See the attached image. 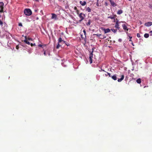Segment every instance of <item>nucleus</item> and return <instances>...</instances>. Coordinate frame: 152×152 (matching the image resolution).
Returning a JSON list of instances; mask_svg holds the SVG:
<instances>
[{
    "instance_id": "f3484780",
    "label": "nucleus",
    "mask_w": 152,
    "mask_h": 152,
    "mask_svg": "<svg viewBox=\"0 0 152 152\" xmlns=\"http://www.w3.org/2000/svg\"><path fill=\"white\" fill-rule=\"evenodd\" d=\"M149 36V34H145L144 35V37L145 38H148Z\"/></svg>"
},
{
    "instance_id": "473e14b6",
    "label": "nucleus",
    "mask_w": 152,
    "mask_h": 152,
    "mask_svg": "<svg viewBox=\"0 0 152 152\" xmlns=\"http://www.w3.org/2000/svg\"><path fill=\"white\" fill-rule=\"evenodd\" d=\"M18 25H19V26H22V24L21 23H19V24H18Z\"/></svg>"
},
{
    "instance_id": "ddd939ff",
    "label": "nucleus",
    "mask_w": 152,
    "mask_h": 152,
    "mask_svg": "<svg viewBox=\"0 0 152 152\" xmlns=\"http://www.w3.org/2000/svg\"><path fill=\"white\" fill-rule=\"evenodd\" d=\"M25 39L24 40V42L26 44L30 45V43L27 40V38L26 37H25Z\"/></svg>"
},
{
    "instance_id": "72a5a7b5",
    "label": "nucleus",
    "mask_w": 152,
    "mask_h": 152,
    "mask_svg": "<svg viewBox=\"0 0 152 152\" xmlns=\"http://www.w3.org/2000/svg\"><path fill=\"white\" fill-rule=\"evenodd\" d=\"M27 40H32V39H31V38H28L27 39Z\"/></svg>"
},
{
    "instance_id": "3c124183",
    "label": "nucleus",
    "mask_w": 152,
    "mask_h": 152,
    "mask_svg": "<svg viewBox=\"0 0 152 152\" xmlns=\"http://www.w3.org/2000/svg\"><path fill=\"white\" fill-rule=\"evenodd\" d=\"M129 41H132V40L131 39H130L129 40Z\"/></svg>"
},
{
    "instance_id": "4c0bfd02",
    "label": "nucleus",
    "mask_w": 152,
    "mask_h": 152,
    "mask_svg": "<svg viewBox=\"0 0 152 152\" xmlns=\"http://www.w3.org/2000/svg\"><path fill=\"white\" fill-rule=\"evenodd\" d=\"M19 48V47L18 45H17L16 46V49H18Z\"/></svg>"
},
{
    "instance_id": "6ab92c4d",
    "label": "nucleus",
    "mask_w": 152,
    "mask_h": 152,
    "mask_svg": "<svg viewBox=\"0 0 152 152\" xmlns=\"http://www.w3.org/2000/svg\"><path fill=\"white\" fill-rule=\"evenodd\" d=\"M136 82L138 83H141V79L140 78L137 79L136 80Z\"/></svg>"
},
{
    "instance_id": "864d4df0",
    "label": "nucleus",
    "mask_w": 152,
    "mask_h": 152,
    "mask_svg": "<svg viewBox=\"0 0 152 152\" xmlns=\"http://www.w3.org/2000/svg\"><path fill=\"white\" fill-rule=\"evenodd\" d=\"M134 70V68L133 69H132V70Z\"/></svg>"
},
{
    "instance_id": "dca6fc26",
    "label": "nucleus",
    "mask_w": 152,
    "mask_h": 152,
    "mask_svg": "<svg viewBox=\"0 0 152 152\" xmlns=\"http://www.w3.org/2000/svg\"><path fill=\"white\" fill-rule=\"evenodd\" d=\"M122 13H123V11L122 10H119L118 11L117 13L118 14L120 15L121 14H122Z\"/></svg>"
},
{
    "instance_id": "20e7f679",
    "label": "nucleus",
    "mask_w": 152,
    "mask_h": 152,
    "mask_svg": "<svg viewBox=\"0 0 152 152\" xmlns=\"http://www.w3.org/2000/svg\"><path fill=\"white\" fill-rule=\"evenodd\" d=\"M122 26L123 29L126 32V33H127V31L128 30V28L127 27L126 25L125 24H123L122 25Z\"/></svg>"
},
{
    "instance_id": "603ef678",
    "label": "nucleus",
    "mask_w": 152,
    "mask_h": 152,
    "mask_svg": "<svg viewBox=\"0 0 152 152\" xmlns=\"http://www.w3.org/2000/svg\"><path fill=\"white\" fill-rule=\"evenodd\" d=\"M38 18H37V20H38Z\"/></svg>"
},
{
    "instance_id": "f03ea898",
    "label": "nucleus",
    "mask_w": 152,
    "mask_h": 152,
    "mask_svg": "<svg viewBox=\"0 0 152 152\" xmlns=\"http://www.w3.org/2000/svg\"><path fill=\"white\" fill-rule=\"evenodd\" d=\"M78 16L80 20H79L80 22H81L86 17V15L82 13H80L78 15Z\"/></svg>"
},
{
    "instance_id": "423d86ee",
    "label": "nucleus",
    "mask_w": 152,
    "mask_h": 152,
    "mask_svg": "<svg viewBox=\"0 0 152 152\" xmlns=\"http://www.w3.org/2000/svg\"><path fill=\"white\" fill-rule=\"evenodd\" d=\"M109 0L110 1L111 5L112 6H113V7H115L117 6V4L115 3L114 1H112L111 0Z\"/></svg>"
},
{
    "instance_id": "7c9ffc66",
    "label": "nucleus",
    "mask_w": 152,
    "mask_h": 152,
    "mask_svg": "<svg viewBox=\"0 0 152 152\" xmlns=\"http://www.w3.org/2000/svg\"><path fill=\"white\" fill-rule=\"evenodd\" d=\"M74 9L76 11L78 10L77 9V8L76 7H75L74 8Z\"/></svg>"
},
{
    "instance_id": "a878e982",
    "label": "nucleus",
    "mask_w": 152,
    "mask_h": 152,
    "mask_svg": "<svg viewBox=\"0 0 152 152\" xmlns=\"http://www.w3.org/2000/svg\"><path fill=\"white\" fill-rule=\"evenodd\" d=\"M94 35H95L97 37H99L101 36V34H94Z\"/></svg>"
},
{
    "instance_id": "4468645a",
    "label": "nucleus",
    "mask_w": 152,
    "mask_h": 152,
    "mask_svg": "<svg viewBox=\"0 0 152 152\" xmlns=\"http://www.w3.org/2000/svg\"><path fill=\"white\" fill-rule=\"evenodd\" d=\"M111 78L114 80H117L116 76L115 75L113 76H111Z\"/></svg>"
},
{
    "instance_id": "5701e85b",
    "label": "nucleus",
    "mask_w": 152,
    "mask_h": 152,
    "mask_svg": "<svg viewBox=\"0 0 152 152\" xmlns=\"http://www.w3.org/2000/svg\"><path fill=\"white\" fill-rule=\"evenodd\" d=\"M61 46V45L59 44V43H58V45L56 47L57 49H58L59 47Z\"/></svg>"
},
{
    "instance_id": "c85d7f7f",
    "label": "nucleus",
    "mask_w": 152,
    "mask_h": 152,
    "mask_svg": "<svg viewBox=\"0 0 152 152\" xmlns=\"http://www.w3.org/2000/svg\"><path fill=\"white\" fill-rule=\"evenodd\" d=\"M83 32L85 35V38L86 37V31H85V30H84L83 31Z\"/></svg>"
},
{
    "instance_id": "aec40b11",
    "label": "nucleus",
    "mask_w": 152,
    "mask_h": 152,
    "mask_svg": "<svg viewBox=\"0 0 152 152\" xmlns=\"http://www.w3.org/2000/svg\"><path fill=\"white\" fill-rule=\"evenodd\" d=\"M4 5V4L3 2H0V7H1V8H3V6Z\"/></svg>"
},
{
    "instance_id": "e433bc0d",
    "label": "nucleus",
    "mask_w": 152,
    "mask_h": 152,
    "mask_svg": "<svg viewBox=\"0 0 152 152\" xmlns=\"http://www.w3.org/2000/svg\"><path fill=\"white\" fill-rule=\"evenodd\" d=\"M3 11V8H1V10H0V12H2Z\"/></svg>"
},
{
    "instance_id": "8fccbe9b",
    "label": "nucleus",
    "mask_w": 152,
    "mask_h": 152,
    "mask_svg": "<svg viewBox=\"0 0 152 152\" xmlns=\"http://www.w3.org/2000/svg\"><path fill=\"white\" fill-rule=\"evenodd\" d=\"M101 70L102 71H104V70H103L102 69H101Z\"/></svg>"
},
{
    "instance_id": "09e8293b",
    "label": "nucleus",
    "mask_w": 152,
    "mask_h": 152,
    "mask_svg": "<svg viewBox=\"0 0 152 152\" xmlns=\"http://www.w3.org/2000/svg\"><path fill=\"white\" fill-rule=\"evenodd\" d=\"M40 12H41V13L42 12V10H41V11H40Z\"/></svg>"
},
{
    "instance_id": "a211bd4d",
    "label": "nucleus",
    "mask_w": 152,
    "mask_h": 152,
    "mask_svg": "<svg viewBox=\"0 0 152 152\" xmlns=\"http://www.w3.org/2000/svg\"><path fill=\"white\" fill-rule=\"evenodd\" d=\"M91 23V21L90 20H88V22L86 23V25L87 26H88L90 25V23Z\"/></svg>"
},
{
    "instance_id": "f704fd0d",
    "label": "nucleus",
    "mask_w": 152,
    "mask_h": 152,
    "mask_svg": "<svg viewBox=\"0 0 152 152\" xmlns=\"http://www.w3.org/2000/svg\"><path fill=\"white\" fill-rule=\"evenodd\" d=\"M76 12L78 15H79V11L78 10L76 11Z\"/></svg>"
},
{
    "instance_id": "c756f323",
    "label": "nucleus",
    "mask_w": 152,
    "mask_h": 152,
    "mask_svg": "<svg viewBox=\"0 0 152 152\" xmlns=\"http://www.w3.org/2000/svg\"><path fill=\"white\" fill-rule=\"evenodd\" d=\"M3 23L2 22V21L0 20V25L1 26H2L3 25Z\"/></svg>"
},
{
    "instance_id": "1a4fd4ad",
    "label": "nucleus",
    "mask_w": 152,
    "mask_h": 152,
    "mask_svg": "<svg viewBox=\"0 0 152 152\" xmlns=\"http://www.w3.org/2000/svg\"><path fill=\"white\" fill-rule=\"evenodd\" d=\"M52 16L51 17V18L52 19H55V20L57 19V15L54 14L52 13Z\"/></svg>"
},
{
    "instance_id": "412c9836",
    "label": "nucleus",
    "mask_w": 152,
    "mask_h": 152,
    "mask_svg": "<svg viewBox=\"0 0 152 152\" xmlns=\"http://www.w3.org/2000/svg\"><path fill=\"white\" fill-rule=\"evenodd\" d=\"M111 30L114 33H115L117 31V29H111Z\"/></svg>"
},
{
    "instance_id": "7ed1b4c3",
    "label": "nucleus",
    "mask_w": 152,
    "mask_h": 152,
    "mask_svg": "<svg viewBox=\"0 0 152 152\" xmlns=\"http://www.w3.org/2000/svg\"><path fill=\"white\" fill-rule=\"evenodd\" d=\"M121 22L124 23L123 22H119L118 20L117 19L116 23L115 25V27L118 29H119L120 28L119 25V24Z\"/></svg>"
},
{
    "instance_id": "2eb2a0df",
    "label": "nucleus",
    "mask_w": 152,
    "mask_h": 152,
    "mask_svg": "<svg viewBox=\"0 0 152 152\" xmlns=\"http://www.w3.org/2000/svg\"><path fill=\"white\" fill-rule=\"evenodd\" d=\"M93 51H92L91 52H90V53L89 58H93Z\"/></svg>"
},
{
    "instance_id": "79ce46f5",
    "label": "nucleus",
    "mask_w": 152,
    "mask_h": 152,
    "mask_svg": "<svg viewBox=\"0 0 152 152\" xmlns=\"http://www.w3.org/2000/svg\"><path fill=\"white\" fill-rule=\"evenodd\" d=\"M44 54L45 55H46V54L45 52H44Z\"/></svg>"
},
{
    "instance_id": "58836bf2",
    "label": "nucleus",
    "mask_w": 152,
    "mask_h": 152,
    "mask_svg": "<svg viewBox=\"0 0 152 152\" xmlns=\"http://www.w3.org/2000/svg\"><path fill=\"white\" fill-rule=\"evenodd\" d=\"M150 33L151 34V35H152V31H150Z\"/></svg>"
},
{
    "instance_id": "9d476101",
    "label": "nucleus",
    "mask_w": 152,
    "mask_h": 152,
    "mask_svg": "<svg viewBox=\"0 0 152 152\" xmlns=\"http://www.w3.org/2000/svg\"><path fill=\"white\" fill-rule=\"evenodd\" d=\"M80 3L82 6H84L86 4V3L85 1H80Z\"/></svg>"
},
{
    "instance_id": "2f4dec72",
    "label": "nucleus",
    "mask_w": 152,
    "mask_h": 152,
    "mask_svg": "<svg viewBox=\"0 0 152 152\" xmlns=\"http://www.w3.org/2000/svg\"><path fill=\"white\" fill-rule=\"evenodd\" d=\"M31 46H35V43H34V44L31 43Z\"/></svg>"
},
{
    "instance_id": "f8f14e48",
    "label": "nucleus",
    "mask_w": 152,
    "mask_h": 152,
    "mask_svg": "<svg viewBox=\"0 0 152 152\" xmlns=\"http://www.w3.org/2000/svg\"><path fill=\"white\" fill-rule=\"evenodd\" d=\"M86 11L89 12H91V9L89 7H86Z\"/></svg>"
},
{
    "instance_id": "cd10ccee",
    "label": "nucleus",
    "mask_w": 152,
    "mask_h": 152,
    "mask_svg": "<svg viewBox=\"0 0 152 152\" xmlns=\"http://www.w3.org/2000/svg\"><path fill=\"white\" fill-rule=\"evenodd\" d=\"M137 37L138 38L140 37V34L139 33H137Z\"/></svg>"
},
{
    "instance_id": "c9c22d12",
    "label": "nucleus",
    "mask_w": 152,
    "mask_h": 152,
    "mask_svg": "<svg viewBox=\"0 0 152 152\" xmlns=\"http://www.w3.org/2000/svg\"><path fill=\"white\" fill-rule=\"evenodd\" d=\"M118 42H121L122 41V39H119L118 40Z\"/></svg>"
},
{
    "instance_id": "b1692460",
    "label": "nucleus",
    "mask_w": 152,
    "mask_h": 152,
    "mask_svg": "<svg viewBox=\"0 0 152 152\" xmlns=\"http://www.w3.org/2000/svg\"><path fill=\"white\" fill-rule=\"evenodd\" d=\"M106 38V36L104 35H101V37L100 38L101 39H104Z\"/></svg>"
},
{
    "instance_id": "c03bdc74",
    "label": "nucleus",
    "mask_w": 152,
    "mask_h": 152,
    "mask_svg": "<svg viewBox=\"0 0 152 152\" xmlns=\"http://www.w3.org/2000/svg\"><path fill=\"white\" fill-rule=\"evenodd\" d=\"M132 45L133 46H134V44H133V43H132Z\"/></svg>"
},
{
    "instance_id": "37998d69",
    "label": "nucleus",
    "mask_w": 152,
    "mask_h": 152,
    "mask_svg": "<svg viewBox=\"0 0 152 152\" xmlns=\"http://www.w3.org/2000/svg\"><path fill=\"white\" fill-rule=\"evenodd\" d=\"M35 11L36 12H37V10H35Z\"/></svg>"
},
{
    "instance_id": "6e6552de",
    "label": "nucleus",
    "mask_w": 152,
    "mask_h": 152,
    "mask_svg": "<svg viewBox=\"0 0 152 152\" xmlns=\"http://www.w3.org/2000/svg\"><path fill=\"white\" fill-rule=\"evenodd\" d=\"M61 42L63 43H65V42L62 40L61 37H60L58 39V43H60Z\"/></svg>"
},
{
    "instance_id": "a18cd8bd",
    "label": "nucleus",
    "mask_w": 152,
    "mask_h": 152,
    "mask_svg": "<svg viewBox=\"0 0 152 152\" xmlns=\"http://www.w3.org/2000/svg\"><path fill=\"white\" fill-rule=\"evenodd\" d=\"M129 37L130 38V39H131L132 38V37Z\"/></svg>"
},
{
    "instance_id": "393cba45",
    "label": "nucleus",
    "mask_w": 152,
    "mask_h": 152,
    "mask_svg": "<svg viewBox=\"0 0 152 152\" xmlns=\"http://www.w3.org/2000/svg\"><path fill=\"white\" fill-rule=\"evenodd\" d=\"M105 75L106 76H107L108 75L110 77H111L110 74L107 72V74H105Z\"/></svg>"
},
{
    "instance_id": "9b49d317",
    "label": "nucleus",
    "mask_w": 152,
    "mask_h": 152,
    "mask_svg": "<svg viewBox=\"0 0 152 152\" xmlns=\"http://www.w3.org/2000/svg\"><path fill=\"white\" fill-rule=\"evenodd\" d=\"M124 75H121V77L120 79H118V82H121L124 79Z\"/></svg>"
},
{
    "instance_id": "de8ad7c7",
    "label": "nucleus",
    "mask_w": 152,
    "mask_h": 152,
    "mask_svg": "<svg viewBox=\"0 0 152 152\" xmlns=\"http://www.w3.org/2000/svg\"><path fill=\"white\" fill-rule=\"evenodd\" d=\"M99 1V0H97V3H98Z\"/></svg>"
},
{
    "instance_id": "39448f33",
    "label": "nucleus",
    "mask_w": 152,
    "mask_h": 152,
    "mask_svg": "<svg viewBox=\"0 0 152 152\" xmlns=\"http://www.w3.org/2000/svg\"><path fill=\"white\" fill-rule=\"evenodd\" d=\"M103 31L104 32L105 34L108 33L110 32V31L111 29H110L109 28H104L103 29Z\"/></svg>"
},
{
    "instance_id": "4be33fe9",
    "label": "nucleus",
    "mask_w": 152,
    "mask_h": 152,
    "mask_svg": "<svg viewBox=\"0 0 152 152\" xmlns=\"http://www.w3.org/2000/svg\"><path fill=\"white\" fill-rule=\"evenodd\" d=\"M108 18H110L111 19H114V17L113 16H110L108 17Z\"/></svg>"
},
{
    "instance_id": "0eeeda50",
    "label": "nucleus",
    "mask_w": 152,
    "mask_h": 152,
    "mask_svg": "<svg viewBox=\"0 0 152 152\" xmlns=\"http://www.w3.org/2000/svg\"><path fill=\"white\" fill-rule=\"evenodd\" d=\"M152 25V23L151 22H149L147 23H145V25L147 26H151Z\"/></svg>"
},
{
    "instance_id": "f257e3e1",
    "label": "nucleus",
    "mask_w": 152,
    "mask_h": 152,
    "mask_svg": "<svg viewBox=\"0 0 152 152\" xmlns=\"http://www.w3.org/2000/svg\"><path fill=\"white\" fill-rule=\"evenodd\" d=\"M24 13L25 15L27 16H30L32 14V12L30 9H25L24 11Z\"/></svg>"
},
{
    "instance_id": "5fc2aeb1",
    "label": "nucleus",
    "mask_w": 152,
    "mask_h": 152,
    "mask_svg": "<svg viewBox=\"0 0 152 152\" xmlns=\"http://www.w3.org/2000/svg\"><path fill=\"white\" fill-rule=\"evenodd\" d=\"M129 0V1H131V0Z\"/></svg>"
},
{
    "instance_id": "ea45409f",
    "label": "nucleus",
    "mask_w": 152,
    "mask_h": 152,
    "mask_svg": "<svg viewBox=\"0 0 152 152\" xmlns=\"http://www.w3.org/2000/svg\"><path fill=\"white\" fill-rule=\"evenodd\" d=\"M42 45H40V44H39V45H38V46H39V47H42Z\"/></svg>"
},
{
    "instance_id": "bb28decb",
    "label": "nucleus",
    "mask_w": 152,
    "mask_h": 152,
    "mask_svg": "<svg viewBox=\"0 0 152 152\" xmlns=\"http://www.w3.org/2000/svg\"><path fill=\"white\" fill-rule=\"evenodd\" d=\"M89 62L90 64H91L92 63V58H89Z\"/></svg>"
},
{
    "instance_id": "49530a36",
    "label": "nucleus",
    "mask_w": 152,
    "mask_h": 152,
    "mask_svg": "<svg viewBox=\"0 0 152 152\" xmlns=\"http://www.w3.org/2000/svg\"><path fill=\"white\" fill-rule=\"evenodd\" d=\"M35 1H39V0H35Z\"/></svg>"
},
{
    "instance_id": "a19ab883",
    "label": "nucleus",
    "mask_w": 152,
    "mask_h": 152,
    "mask_svg": "<svg viewBox=\"0 0 152 152\" xmlns=\"http://www.w3.org/2000/svg\"><path fill=\"white\" fill-rule=\"evenodd\" d=\"M67 46H68L69 45V44H66V43H65Z\"/></svg>"
}]
</instances>
